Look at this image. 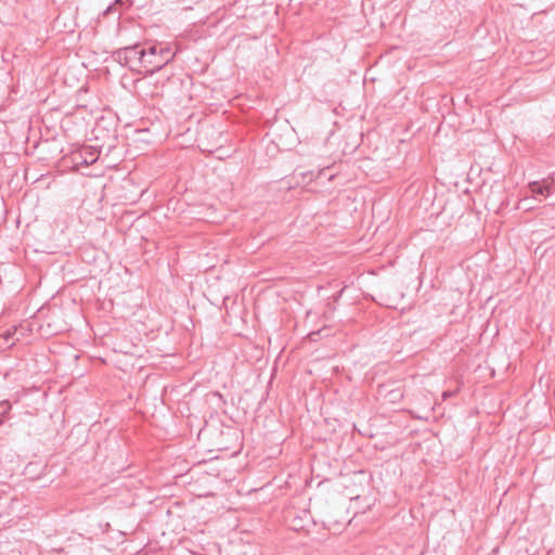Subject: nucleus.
I'll list each match as a JSON object with an SVG mask.
<instances>
[{"mask_svg":"<svg viewBox=\"0 0 555 555\" xmlns=\"http://www.w3.org/2000/svg\"><path fill=\"white\" fill-rule=\"evenodd\" d=\"M343 292L344 289H340L339 292H337L334 296H333V299L334 301H338L343 295Z\"/></svg>","mask_w":555,"mask_h":555,"instance_id":"11","label":"nucleus"},{"mask_svg":"<svg viewBox=\"0 0 555 555\" xmlns=\"http://www.w3.org/2000/svg\"><path fill=\"white\" fill-rule=\"evenodd\" d=\"M120 2H122V0H114V2H113V3H114V5H115V4L120 3Z\"/></svg>","mask_w":555,"mask_h":555,"instance_id":"13","label":"nucleus"},{"mask_svg":"<svg viewBox=\"0 0 555 555\" xmlns=\"http://www.w3.org/2000/svg\"><path fill=\"white\" fill-rule=\"evenodd\" d=\"M115 7H114V3H111L104 11H103V15L106 16L113 12H115Z\"/></svg>","mask_w":555,"mask_h":555,"instance_id":"10","label":"nucleus"},{"mask_svg":"<svg viewBox=\"0 0 555 555\" xmlns=\"http://www.w3.org/2000/svg\"><path fill=\"white\" fill-rule=\"evenodd\" d=\"M300 176L302 178V182H310L315 177L313 171H305V172H301Z\"/></svg>","mask_w":555,"mask_h":555,"instance_id":"9","label":"nucleus"},{"mask_svg":"<svg viewBox=\"0 0 555 555\" xmlns=\"http://www.w3.org/2000/svg\"><path fill=\"white\" fill-rule=\"evenodd\" d=\"M554 179L551 177L543 178L541 181H530L528 183V189L532 193V195H541L544 197H548L554 193Z\"/></svg>","mask_w":555,"mask_h":555,"instance_id":"4","label":"nucleus"},{"mask_svg":"<svg viewBox=\"0 0 555 555\" xmlns=\"http://www.w3.org/2000/svg\"><path fill=\"white\" fill-rule=\"evenodd\" d=\"M313 520L308 511H302L301 516H296L291 525V528L295 531L308 530Z\"/></svg>","mask_w":555,"mask_h":555,"instance_id":"6","label":"nucleus"},{"mask_svg":"<svg viewBox=\"0 0 555 555\" xmlns=\"http://www.w3.org/2000/svg\"><path fill=\"white\" fill-rule=\"evenodd\" d=\"M12 336H13V332H11V331H8L2 335L3 340L8 344V347H10V348L12 346H14V344H15L14 341H11Z\"/></svg>","mask_w":555,"mask_h":555,"instance_id":"8","label":"nucleus"},{"mask_svg":"<svg viewBox=\"0 0 555 555\" xmlns=\"http://www.w3.org/2000/svg\"><path fill=\"white\" fill-rule=\"evenodd\" d=\"M392 384H382L378 386L377 393L380 398L389 403H398L403 398V391L397 387L392 388Z\"/></svg>","mask_w":555,"mask_h":555,"instance_id":"5","label":"nucleus"},{"mask_svg":"<svg viewBox=\"0 0 555 555\" xmlns=\"http://www.w3.org/2000/svg\"><path fill=\"white\" fill-rule=\"evenodd\" d=\"M453 396V392L452 391H443L442 392V399L443 400H447L448 398L452 397Z\"/></svg>","mask_w":555,"mask_h":555,"instance_id":"12","label":"nucleus"},{"mask_svg":"<svg viewBox=\"0 0 555 555\" xmlns=\"http://www.w3.org/2000/svg\"><path fill=\"white\" fill-rule=\"evenodd\" d=\"M147 50L153 51L152 56L147 57V60L151 61V65H149L145 70V77L152 76L159 72L176 56V51H173L171 47L163 46L162 43H150L147 44Z\"/></svg>","mask_w":555,"mask_h":555,"instance_id":"2","label":"nucleus"},{"mask_svg":"<svg viewBox=\"0 0 555 555\" xmlns=\"http://www.w3.org/2000/svg\"><path fill=\"white\" fill-rule=\"evenodd\" d=\"M99 156L100 151L96 147L86 145L74 153L73 160L76 165L89 166L94 164L98 160Z\"/></svg>","mask_w":555,"mask_h":555,"instance_id":"3","label":"nucleus"},{"mask_svg":"<svg viewBox=\"0 0 555 555\" xmlns=\"http://www.w3.org/2000/svg\"><path fill=\"white\" fill-rule=\"evenodd\" d=\"M12 409V404L8 400L0 401V426L4 423L8 414Z\"/></svg>","mask_w":555,"mask_h":555,"instance_id":"7","label":"nucleus"},{"mask_svg":"<svg viewBox=\"0 0 555 555\" xmlns=\"http://www.w3.org/2000/svg\"><path fill=\"white\" fill-rule=\"evenodd\" d=\"M152 51L147 50V46L134 43L115 50L112 53V59L121 66L127 67L130 72L145 77V70L151 65V61L147 57L152 56Z\"/></svg>","mask_w":555,"mask_h":555,"instance_id":"1","label":"nucleus"}]
</instances>
